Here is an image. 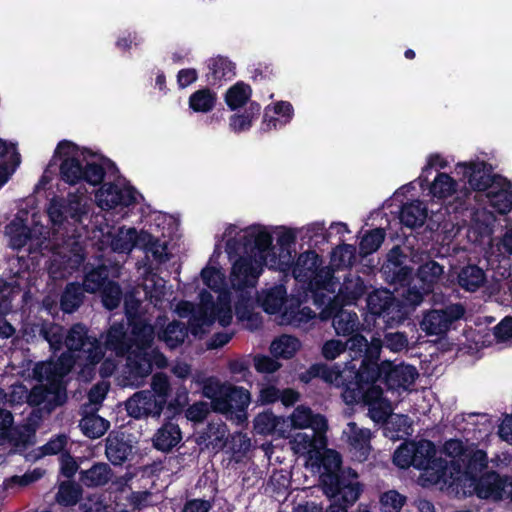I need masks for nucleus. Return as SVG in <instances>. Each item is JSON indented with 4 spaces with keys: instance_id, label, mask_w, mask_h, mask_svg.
Wrapping results in <instances>:
<instances>
[{
    "instance_id": "obj_17",
    "label": "nucleus",
    "mask_w": 512,
    "mask_h": 512,
    "mask_svg": "<svg viewBox=\"0 0 512 512\" xmlns=\"http://www.w3.org/2000/svg\"><path fill=\"white\" fill-rule=\"evenodd\" d=\"M464 314L465 308L460 303L450 304L442 309H433L424 314L420 328L429 336H442Z\"/></svg>"
},
{
    "instance_id": "obj_22",
    "label": "nucleus",
    "mask_w": 512,
    "mask_h": 512,
    "mask_svg": "<svg viewBox=\"0 0 512 512\" xmlns=\"http://www.w3.org/2000/svg\"><path fill=\"white\" fill-rule=\"evenodd\" d=\"M325 433H312L298 432L290 441L291 448L295 454L308 455L311 459L319 454L326 446Z\"/></svg>"
},
{
    "instance_id": "obj_50",
    "label": "nucleus",
    "mask_w": 512,
    "mask_h": 512,
    "mask_svg": "<svg viewBox=\"0 0 512 512\" xmlns=\"http://www.w3.org/2000/svg\"><path fill=\"white\" fill-rule=\"evenodd\" d=\"M250 96V86L243 82H238L226 92L225 101L230 109L235 110L243 106Z\"/></svg>"
},
{
    "instance_id": "obj_9",
    "label": "nucleus",
    "mask_w": 512,
    "mask_h": 512,
    "mask_svg": "<svg viewBox=\"0 0 512 512\" xmlns=\"http://www.w3.org/2000/svg\"><path fill=\"white\" fill-rule=\"evenodd\" d=\"M151 389L134 393L125 403L129 416L135 419L159 418L171 394L168 377L163 373L153 375Z\"/></svg>"
},
{
    "instance_id": "obj_27",
    "label": "nucleus",
    "mask_w": 512,
    "mask_h": 512,
    "mask_svg": "<svg viewBox=\"0 0 512 512\" xmlns=\"http://www.w3.org/2000/svg\"><path fill=\"white\" fill-rule=\"evenodd\" d=\"M27 276L26 270H17L13 276L0 285V314H5L11 309V300L22 290L23 281L27 279Z\"/></svg>"
},
{
    "instance_id": "obj_29",
    "label": "nucleus",
    "mask_w": 512,
    "mask_h": 512,
    "mask_svg": "<svg viewBox=\"0 0 512 512\" xmlns=\"http://www.w3.org/2000/svg\"><path fill=\"white\" fill-rule=\"evenodd\" d=\"M344 343L347 345V349L355 353L356 356H362L365 353L371 361L378 360L382 349L381 338L374 337L368 343L367 339L361 334L353 335Z\"/></svg>"
},
{
    "instance_id": "obj_43",
    "label": "nucleus",
    "mask_w": 512,
    "mask_h": 512,
    "mask_svg": "<svg viewBox=\"0 0 512 512\" xmlns=\"http://www.w3.org/2000/svg\"><path fill=\"white\" fill-rule=\"evenodd\" d=\"M79 427L84 435L96 439L103 436L110 427L109 421L91 413L85 415L79 422Z\"/></svg>"
},
{
    "instance_id": "obj_8",
    "label": "nucleus",
    "mask_w": 512,
    "mask_h": 512,
    "mask_svg": "<svg viewBox=\"0 0 512 512\" xmlns=\"http://www.w3.org/2000/svg\"><path fill=\"white\" fill-rule=\"evenodd\" d=\"M56 154L63 158L60 166L61 178L70 185L81 180L91 185H98L104 178V168L94 160H89L84 151L73 143L62 141L58 144Z\"/></svg>"
},
{
    "instance_id": "obj_30",
    "label": "nucleus",
    "mask_w": 512,
    "mask_h": 512,
    "mask_svg": "<svg viewBox=\"0 0 512 512\" xmlns=\"http://www.w3.org/2000/svg\"><path fill=\"white\" fill-rule=\"evenodd\" d=\"M358 376L356 378H348L345 384L342 385L343 391L341 393L344 402L348 405L358 403L362 400L363 385L365 379H371L370 366L357 368Z\"/></svg>"
},
{
    "instance_id": "obj_64",
    "label": "nucleus",
    "mask_w": 512,
    "mask_h": 512,
    "mask_svg": "<svg viewBox=\"0 0 512 512\" xmlns=\"http://www.w3.org/2000/svg\"><path fill=\"white\" fill-rule=\"evenodd\" d=\"M347 349V345L337 339L326 341L322 346V355L327 360H334Z\"/></svg>"
},
{
    "instance_id": "obj_40",
    "label": "nucleus",
    "mask_w": 512,
    "mask_h": 512,
    "mask_svg": "<svg viewBox=\"0 0 512 512\" xmlns=\"http://www.w3.org/2000/svg\"><path fill=\"white\" fill-rule=\"evenodd\" d=\"M286 300V289L282 285L262 291L258 296V302L263 309L270 314L281 311Z\"/></svg>"
},
{
    "instance_id": "obj_34",
    "label": "nucleus",
    "mask_w": 512,
    "mask_h": 512,
    "mask_svg": "<svg viewBox=\"0 0 512 512\" xmlns=\"http://www.w3.org/2000/svg\"><path fill=\"white\" fill-rule=\"evenodd\" d=\"M457 281L465 291L475 292L485 284L486 274L476 265H467L459 271Z\"/></svg>"
},
{
    "instance_id": "obj_15",
    "label": "nucleus",
    "mask_w": 512,
    "mask_h": 512,
    "mask_svg": "<svg viewBox=\"0 0 512 512\" xmlns=\"http://www.w3.org/2000/svg\"><path fill=\"white\" fill-rule=\"evenodd\" d=\"M47 213L54 225H61L68 218L74 222H81L88 214V200L84 192L70 193L66 200L54 198L49 203Z\"/></svg>"
},
{
    "instance_id": "obj_2",
    "label": "nucleus",
    "mask_w": 512,
    "mask_h": 512,
    "mask_svg": "<svg viewBox=\"0 0 512 512\" xmlns=\"http://www.w3.org/2000/svg\"><path fill=\"white\" fill-rule=\"evenodd\" d=\"M124 305L131 331L128 333V328L123 323L112 324L106 333L104 345L117 357L127 356V384L138 387L151 374L153 365L164 368L168 362L161 352L152 348L154 327L139 315L140 301L127 296Z\"/></svg>"
},
{
    "instance_id": "obj_7",
    "label": "nucleus",
    "mask_w": 512,
    "mask_h": 512,
    "mask_svg": "<svg viewBox=\"0 0 512 512\" xmlns=\"http://www.w3.org/2000/svg\"><path fill=\"white\" fill-rule=\"evenodd\" d=\"M64 344L68 351L63 353L69 355L72 366L80 367L79 376L84 381H89L95 374V366L103 359L104 353L100 342L95 336L88 334V329L82 324L73 325L65 335Z\"/></svg>"
},
{
    "instance_id": "obj_42",
    "label": "nucleus",
    "mask_w": 512,
    "mask_h": 512,
    "mask_svg": "<svg viewBox=\"0 0 512 512\" xmlns=\"http://www.w3.org/2000/svg\"><path fill=\"white\" fill-rule=\"evenodd\" d=\"M111 478V469L106 463H96L80 472V481L88 487L105 485Z\"/></svg>"
},
{
    "instance_id": "obj_16",
    "label": "nucleus",
    "mask_w": 512,
    "mask_h": 512,
    "mask_svg": "<svg viewBox=\"0 0 512 512\" xmlns=\"http://www.w3.org/2000/svg\"><path fill=\"white\" fill-rule=\"evenodd\" d=\"M371 380L384 377L385 383L391 390L407 391L418 377L417 369L412 365H393L390 361H384L379 366H370Z\"/></svg>"
},
{
    "instance_id": "obj_41",
    "label": "nucleus",
    "mask_w": 512,
    "mask_h": 512,
    "mask_svg": "<svg viewBox=\"0 0 512 512\" xmlns=\"http://www.w3.org/2000/svg\"><path fill=\"white\" fill-rule=\"evenodd\" d=\"M359 318L356 312L345 309L339 310L332 320V325L337 335L348 336L357 331Z\"/></svg>"
},
{
    "instance_id": "obj_4",
    "label": "nucleus",
    "mask_w": 512,
    "mask_h": 512,
    "mask_svg": "<svg viewBox=\"0 0 512 512\" xmlns=\"http://www.w3.org/2000/svg\"><path fill=\"white\" fill-rule=\"evenodd\" d=\"M175 312L182 318L189 317L190 331L195 336L209 332L215 322L226 327L233 319L227 293H222L217 302H213L212 295L202 291L197 308L191 302L180 301L175 307Z\"/></svg>"
},
{
    "instance_id": "obj_32",
    "label": "nucleus",
    "mask_w": 512,
    "mask_h": 512,
    "mask_svg": "<svg viewBox=\"0 0 512 512\" xmlns=\"http://www.w3.org/2000/svg\"><path fill=\"white\" fill-rule=\"evenodd\" d=\"M285 424L283 417H277L271 412L260 413L254 419V429L261 435L275 434L283 437L287 432Z\"/></svg>"
},
{
    "instance_id": "obj_46",
    "label": "nucleus",
    "mask_w": 512,
    "mask_h": 512,
    "mask_svg": "<svg viewBox=\"0 0 512 512\" xmlns=\"http://www.w3.org/2000/svg\"><path fill=\"white\" fill-rule=\"evenodd\" d=\"M187 337V329L183 323L172 322L158 334V338L169 348L173 349L181 345Z\"/></svg>"
},
{
    "instance_id": "obj_48",
    "label": "nucleus",
    "mask_w": 512,
    "mask_h": 512,
    "mask_svg": "<svg viewBox=\"0 0 512 512\" xmlns=\"http://www.w3.org/2000/svg\"><path fill=\"white\" fill-rule=\"evenodd\" d=\"M83 287L77 283L66 286L61 297V308L66 313L74 312L82 303Z\"/></svg>"
},
{
    "instance_id": "obj_10",
    "label": "nucleus",
    "mask_w": 512,
    "mask_h": 512,
    "mask_svg": "<svg viewBox=\"0 0 512 512\" xmlns=\"http://www.w3.org/2000/svg\"><path fill=\"white\" fill-rule=\"evenodd\" d=\"M5 235L9 246L13 249L27 247L29 253L47 249L50 246L49 230L45 228L33 214L29 219L26 211H20L5 227Z\"/></svg>"
},
{
    "instance_id": "obj_14",
    "label": "nucleus",
    "mask_w": 512,
    "mask_h": 512,
    "mask_svg": "<svg viewBox=\"0 0 512 512\" xmlns=\"http://www.w3.org/2000/svg\"><path fill=\"white\" fill-rule=\"evenodd\" d=\"M485 468L482 469V471ZM481 470L479 471V473ZM478 472L474 474H465L454 485H459L464 478L473 480L474 491L479 498L501 500L504 498L512 499V482L507 477H501L496 472H488L479 479H475Z\"/></svg>"
},
{
    "instance_id": "obj_63",
    "label": "nucleus",
    "mask_w": 512,
    "mask_h": 512,
    "mask_svg": "<svg viewBox=\"0 0 512 512\" xmlns=\"http://www.w3.org/2000/svg\"><path fill=\"white\" fill-rule=\"evenodd\" d=\"M7 399L6 403H10L12 405H20L23 403H28L29 391L26 386L20 383H16L10 386L9 392L6 393Z\"/></svg>"
},
{
    "instance_id": "obj_26",
    "label": "nucleus",
    "mask_w": 512,
    "mask_h": 512,
    "mask_svg": "<svg viewBox=\"0 0 512 512\" xmlns=\"http://www.w3.org/2000/svg\"><path fill=\"white\" fill-rule=\"evenodd\" d=\"M367 306L372 314L382 315L389 325L399 324L404 319L402 315L398 316L397 319L389 316L396 306L393 303L392 295L387 291H375L369 294Z\"/></svg>"
},
{
    "instance_id": "obj_62",
    "label": "nucleus",
    "mask_w": 512,
    "mask_h": 512,
    "mask_svg": "<svg viewBox=\"0 0 512 512\" xmlns=\"http://www.w3.org/2000/svg\"><path fill=\"white\" fill-rule=\"evenodd\" d=\"M369 416L376 423H384L393 412V407L388 400L378 401L368 406Z\"/></svg>"
},
{
    "instance_id": "obj_37",
    "label": "nucleus",
    "mask_w": 512,
    "mask_h": 512,
    "mask_svg": "<svg viewBox=\"0 0 512 512\" xmlns=\"http://www.w3.org/2000/svg\"><path fill=\"white\" fill-rule=\"evenodd\" d=\"M317 373L325 382L336 387L344 385L348 378L358 376L357 367L352 364H347L343 370H340L338 366H321L317 369Z\"/></svg>"
},
{
    "instance_id": "obj_1",
    "label": "nucleus",
    "mask_w": 512,
    "mask_h": 512,
    "mask_svg": "<svg viewBox=\"0 0 512 512\" xmlns=\"http://www.w3.org/2000/svg\"><path fill=\"white\" fill-rule=\"evenodd\" d=\"M442 452L451 458L450 464L436 458V447L429 440L403 443L393 455V462L402 469L413 466L422 470L419 483L430 485L453 486L465 474H474L488 465L487 453L474 443L460 439L447 440Z\"/></svg>"
},
{
    "instance_id": "obj_24",
    "label": "nucleus",
    "mask_w": 512,
    "mask_h": 512,
    "mask_svg": "<svg viewBox=\"0 0 512 512\" xmlns=\"http://www.w3.org/2000/svg\"><path fill=\"white\" fill-rule=\"evenodd\" d=\"M149 239L146 231H137L133 227H121L111 240V248L117 253H130L133 248H139Z\"/></svg>"
},
{
    "instance_id": "obj_47",
    "label": "nucleus",
    "mask_w": 512,
    "mask_h": 512,
    "mask_svg": "<svg viewBox=\"0 0 512 512\" xmlns=\"http://www.w3.org/2000/svg\"><path fill=\"white\" fill-rule=\"evenodd\" d=\"M456 181L446 173H439L430 184L429 192L433 197L444 199L456 191Z\"/></svg>"
},
{
    "instance_id": "obj_38",
    "label": "nucleus",
    "mask_w": 512,
    "mask_h": 512,
    "mask_svg": "<svg viewBox=\"0 0 512 512\" xmlns=\"http://www.w3.org/2000/svg\"><path fill=\"white\" fill-rule=\"evenodd\" d=\"M208 69L207 77L213 85L220 83L222 80H231L235 76V65L224 57L210 59Z\"/></svg>"
},
{
    "instance_id": "obj_36",
    "label": "nucleus",
    "mask_w": 512,
    "mask_h": 512,
    "mask_svg": "<svg viewBox=\"0 0 512 512\" xmlns=\"http://www.w3.org/2000/svg\"><path fill=\"white\" fill-rule=\"evenodd\" d=\"M165 280L155 273H148L143 282V290L150 302L157 308H162L166 295Z\"/></svg>"
},
{
    "instance_id": "obj_6",
    "label": "nucleus",
    "mask_w": 512,
    "mask_h": 512,
    "mask_svg": "<svg viewBox=\"0 0 512 512\" xmlns=\"http://www.w3.org/2000/svg\"><path fill=\"white\" fill-rule=\"evenodd\" d=\"M324 472L320 476L324 494L330 499L354 504L361 493L357 473L351 469L340 471L341 456L334 450H327L322 458Z\"/></svg>"
},
{
    "instance_id": "obj_31",
    "label": "nucleus",
    "mask_w": 512,
    "mask_h": 512,
    "mask_svg": "<svg viewBox=\"0 0 512 512\" xmlns=\"http://www.w3.org/2000/svg\"><path fill=\"white\" fill-rule=\"evenodd\" d=\"M228 382H221L217 378L210 377L204 381L202 393L203 395L211 400V407L216 412H225L228 409V405L224 400Z\"/></svg>"
},
{
    "instance_id": "obj_19",
    "label": "nucleus",
    "mask_w": 512,
    "mask_h": 512,
    "mask_svg": "<svg viewBox=\"0 0 512 512\" xmlns=\"http://www.w3.org/2000/svg\"><path fill=\"white\" fill-rule=\"evenodd\" d=\"M444 273V268L434 260H428L419 266L416 273V279L420 286L416 285L409 288L405 295L406 299L414 305L421 303L424 294L432 291L435 284L439 282Z\"/></svg>"
},
{
    "instance_id": "obj_56",
    "label": "nucleus",
    "mask_w": 512,
    "mask_h": 512,
    "mask_svg": "<svg viewBox=\"0 0 512 512\" xmlns=\"http://www.w3.org/2000/svg\"><path fill=\"white\" fill-rule=\"evenodd\" d=\"M385 239V231L381 228L374 229L365 234L360 242L359 250L363 256L378 250Z\"/></svg>"
},
{
    "instance_id": "obj_45",
    "label": "nucleus",
    "mask_w": 512,
    "mask_h": 512,
    "mask_svg": "<svg viewBox=\"0 0 512 512\" xmlns=\"http://www.w3.org/2000/svg\"><path fill=\"white\" fill-rule=\"evenodd\" d=\"M300 348V342L297 338L290 335H281L270 345V352L274 357L291 358Z\"/></svg>"
},
{
    "instance_id": "obj_57",
    "label": "nucleus",
    "mask_w": 512,
    "mask_h": 512,
    "mask_svg": "<svg viewBox=\"0 0 512 512\" xmlns=\"http://www.w3.org/2000/svg\"><path fill=\"white\" fill-rule=\"evenodd\" d=\"M81 496V489L79 486L71 482H63L59 486L56 499L58 503L70 506L78 502Z\"/></svg>"
},
{
    "instance_id": "obj_55",
    "label": "nucleus",
    "mask_w": 512,
    "mask_h": 512,
    "mask_svg": "<svg viewBox=\"0 0 512 512\" xmlns=\"http://www.w3.org/2000/svg\"><path fill=\"white\" fill-rule=\"evenodd\" d=\"M146 235L150 239L145 242L144 245H140L139 249L144 250L147 254L150 253L154 260L159 263H164L169 260L166 242L155 238L148 232H146Z\"/></svg>"
},
{
    "instance_id": "obj_51",
    "label": "nucleus",
    "mask_w": 512,
    "mask_h": 512,
    "mask_svg": "<svg viewBox=\"0 0 512 512\" xmlns=\"http://www.w3.org/2000/svg\"><path fill=\"white\" fill-rule=\"evenodd\" d=\"M356 259V248L350 244H342L336 247L331 254V265L337 269L353 265Z\"/></svg>"
},
{
    "instance_id": "obj_59",
    "label": "nucleus",
    "mask_w": 512,
    "mask_h": 512,
    "mask_svg": "<svg viewBox=\"0 0 512 512\" xmlns=\"http://www.w3.org/2000/svg\"><path fill=\"white\" fill-rule=\"evenodd\" d=\"M122 298V291L120 286L112 281H108L102 289V302L103 305L112 310L120 304Z\"/></svg>"
},
{
    "instance_id": "obj_54",
    "label": "nucleus",
    "mask_w": 512,
    "mask_h": 512,
    "mask_svg": "<svg viewBox=\"0 0 512 512\" xmlns=\"http://www.w3.org/2000/svg\"><path fill=\"white\" fill-rule=\"evenodd\" d=\"M40 335L49 343L51 350L54 352L62 348L65 339L62 326L54 323L43 324Z\"/></svg>"
},
{
    "instance_id": "obj_33",
    "label": "nucleus",
    "mask_w": 512,
    "mask_h": 512,
    "mask_svg": "<svg viewBox=\"0 0 512 512\" xmlns=\"http://www.w3.org/2000/svg\"><path fill=\"white\" fill-rule=\"evenodd\" d=\"M182 439L180 428L177 424L167 422L162 425L153 437L154 447L160 451H170Z\"/></svg>"
},
{
    "instance_id": "obj_28",
    "label": "nucleus",
    "mask_w": 512,
    "mask_h": 512,
    "mask_svg": "<svg viewBox=\"0 0 512 512\" xmlns=\"http://www.w3.org/2000/svg\"><path fill=\"white\" fill-rule=\"evenodd\" d=\"M223 398L228 405V409L225 412H221L222 414L232 413V411L235 409L239 412V420H244L246 418L244 411L249 406L251 401V396L247 389L228 383Z\"/></svg>"
},
{
    "instance_id": "obj_35",
    "label": "nucleus",
    "mask_w": 512,
    "mask_h": 512,
    "mask_svg": "<svg viewBox=\"0 0 512 512\" xmlns=\"http://www.w3.org/2000/svg\"><path fill=\"white\" fill-rule=\"evenodd\" d=\"M427 217V208L421 201H412L402 206L399 219L408 228L422 226Z\"/></svg>"
},
{
    "instance_id": "obj_3",
    "label": "nucleus",
    "mask_w": 512,
    "mask_h": 512,
    "mask_svg": "<svg viewBox=\"0 0 512 512\" xmlns=\"http://www.w3.org/2000/svg\"><path fill=\"white\" fill-rule=\"evenodd\" d=\"M229 239L226 242V252L230 258L233 254L239 255L232 264L230 283L234 290L241 291L242 302L248 306L251 300V292L264 267L261 255L254 250V241L245 237V229L237 232L235 225H230L225 233Z\"/></svg>"
},
{
    "instance_id": "obj_49",
    "label": "nucleus",
    "mask_w": 512,
    "mask_h": 512,
    "mask_svg": "<svg viewBox=\"0 0 512 512\" xmlns=\"http://www.w3.org/2000/svg\"><path fill=\"white\" fill-rule=\"evenodd\" d=\"M216 94L209 89L194 92L189 98V106L195 112H209L216 103Z\"/></svg>"
},
{
    "instance_id": "obj_23",
    "label": "nucleus",
    "mask_w": 512,
    "mask_h": 512,
    "mask_svg": "<svg viewBox=\"0 0 512 512\" xmlns=\"http://www.w3.org/2000/svg\"><path fill=\"white\" fill-rule=\"evenodd\" d=\"M351 449L354 451V457L359 461H365L369 455L371 446V432L369 429L359 428L356 423L349 422L343 431Z\"/></svg>"
},
{
    "instance_id": "obj_20",
    "label": "nucleus",
    "mask_w": 512,
    "mask_h": 512,
    "mask_svg": "<svg viewBox=\"0 0 512 512\" xmlns=\"http://www.w3.org/2000/svg\"><path fill=\"white\" fill-rule=\"evenodd\" d=\"M137 192L127 185L105 183L96 192L97 205L104 210L113 209L117 206H130L136 202Z\"/></svg>"
},
{
    "instance_id": "obj_39",
    "label": "nucleus",
    "mask_w": 512,
    "mask_h": 512,
    "mask_svg": "<svg viewBox=\"0 0 512 512\" xmlns=\"http://www.w3.org/2000/svg\"><path fill=\"white\" fill-rule=\"evenodd\" d=\"M106 456L114 465L126 461L132 452V446L118 435L110 434L106 439Z\"/></svg>"
},
{
    "instance_id": "obj_44",
    "label": "nucleus",
    "mask_w": 512,
    "mask_h": 512,
    "mask_svg": "<svg viewBox=\"0 0 512 512\" xmlns=\"http://www.w3.org/2000/svg\"><path fill=\"white\" fill-rule=\"evenodd\" d=\"M338 288V297L347 303H352L360 298L365 292V286L362 279L359 276H351L345 279L343 284Z\"/></svg>"
},
{
    "instance_id": "obj_58",
    "label": "nucleus",
    "mask_w": 512,
    "mask_h": 512,
    "mask_svg": "<svg viewBox=\"0 0 512 512\" xmlns=\"http://www.w3.org/2000/svg\"><path fill=\"white\" fill-rule=\"evenodd\" d=\"M382 347L389 349L391 352L398 353L406 350L409 345L408 337L403 332H388L381 339Z\"/></svg>"
},
{
    "instance_id": "obj_5",
    "label": "nucleus",
    "mask_w": 512,
    "mask_h": 512,
    "mask_svg": "<svg viewBox=\"0 0 512 512\" xmlns=\"http://www.w3.org/2000/svg\"><path fill=\"white\" fill-rule=\"evenodd\" d=\"M72 369V360L69 355H64L59 361L40 362L34 365L32 376L46 385H36L29 391L28 404L31 406L44 405L51 410L61 404L64 392L63 378Z\"/></svg>"
},
{
    "instance_id": "obj_11",
    "label": "nucleus",
    "mask_w": 512,
    "mask_h": 512,
    "mask_svg": "<svg viewBox=\"0 0 512 512\" xmlns=\"http://www.w3.org/2000/svg\"><path fill=\"white\" fill-rule=\"evenodd\" d=\"M320 265L321 260L314 251L304 252L293 265V276L300 282L308 283L311 288L335 293L337 281L333 277V270L329 267L320 268Z\"/></svg>"
},
{
    "instance_id": "obj_25",
    "label": "nucleus",
    "mask_w": 512,
    "mask_h": 512,
    "mask_svg": "<svg viewBox=\"0 0 512 512\" xmlns=\"http://www.w3.org/2000/svg\"><path fill=\"white\" fill-rule=\"evenodd\" d=\"M292 427L296 429L311 428L316 433H325L328 429L326 418L321 414H314L309 407L300 405L294 409L289 417Z\"/></svg>"
},
{
    "instance_id": "obj_60",
    "label": "nucleus",
    "mask_w": 512,
    "mask_h": 512,
    "mask_svg": "<svg viewBox=\"0 0 512 512\" xmlns=\"http://www.w3.org/2000/svg\"><path fill=\"white\" fill-rule=\"evenodd\" d=\"M406 501V497L396 490H389L381 495L380 503L385 512H399Z\"/></svg>"
},
{
    "instance_id": "obj_18",
    "label": "nucleus",
    "mask_w": 512,
    "mask_h": 512,
    "mask_svg": "<svg viewBox=\"0 0 512 512\" xmlns=\"http://www.w3.org/2000/svg\"><path fill=\"white\" fill-rule=\"evenodd\" d=\"M458 173L467 179L470 188L475 192L474 200L482 201L484 192L489 188L495 178L492 176L491 166L484 161L459 162L456 165Z\"/></svg>"
},
{
    "instance_id": "obj_53",
    "label": "nucleus",
    "mask_w": 512,
    "mask_h": 512,
    "mask_svg": "<svg viewBox=\"0 0 512 512\" xmlns=\"http://www.w3.org/2000/svg\"><path fill=\"white\" fill-rule=\"evenodd\" d=\"M108 270L105 266H99L85 275L83 289L88 293H95L103 289L108 282Z\"/></svg>"
},
{
    "instance_id": "obj_21",
    "label": "nucleus",
    "mask_w": 512,
    "mask_h": 512,
    "mask_svg": "<svg viewBox=\"0 0 512 512\" xmlns=\"http://www.w3.org/2000/svg\"><path fill=\"white\" fill-rule=\"evenodd\" d=\"M483 197L500 214H506L512 209L511 183L500 176L494 179L489 188L484 192Z\"/></svg>"
},
{
    "instance_id": "obj_13",
    "label": "nucleus",
    "mask_w": 512,
    "mask_h": 512,
    "mask_svg": "<svg viewBox=\"0 0 512 512\" xmlns=\"http://www.w3.org/2000/svg\"><path fill=\"white\" fill-rule=\"evenodd\" d=\"M84 260L79 242L69 237L62 245L53 247V254L48 266V273L54 280H61L71 275Z\"/></svg>"
},
{
    "instance_id": "obj_12",
    "label": "nucleus",
    "mask_w": 512,
    "mask_h": 512,
    "mask_svg": "<svg viewBox=\"0 0 512 512\" xmlns=\"http://www.w3.org/2000/svg\"><path fill=\"white\" fill-rule=\"evenodd\" d=\"M245 237L253 239L254 250L257 255H261L264 266L270 269L287 271L293 264L292 252L289 248H280V252L276 255L272 247V235L268 229L261 225H252L245 228Z\"/></svg>"
},
{
    "instance_id": "obj_52",
    "label": "nucleus",
    "mask_w": 512,
    "mask_h": 512,
    "mask_svg": "<svg viewBox=\"0 0 512 512\" xmlns=\"http://www.w3.org/2000/svg\"><path fill=\"white\" fill-rule=\"evenodd\" d=\"M201 278L207 287L219 293L218 297L222 293H227L229 301L231 302L230 293L226 290H223L225 285V276L219 269L214 267H206L201 271Z\"/></svg>"
},
{
    "instance_id": "obj_61",
    "label": "nucleus",
    "mask_w": 512,
    "mask_h": 512,
    "mask_svg": "<svg viewBox=\"0 0 512 512\" xmlns=\"http://www.w3.org/2000/svg\"><path fill=\"white\" fill-rule=\"evenodd\" d=\"M251 113L242 115H233L230 119V127L235 132H242L248 130L252 125L253 114H258L260 106L252 104L250 107Z\"/></svg>"
}]
</instances>
